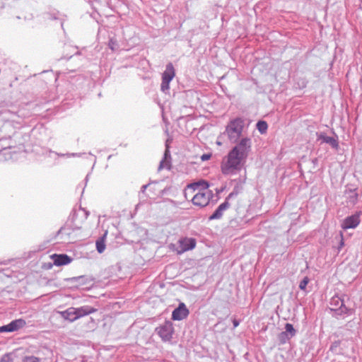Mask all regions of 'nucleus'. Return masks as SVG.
Returning a JSON list of instances; mask_svg holds the SVG:
<instances>
[{"label":"nucleus","mask_w":362,"mask_h":362,"mask_svg":"<svg viewBox=\"0 0 362 362\" xmlns=\"http://www.w3.org/2000/svg\"><path fill=\"white\" fill-rule=\"evenodd\" d=\"M189 311L184 303H180L172 313L173 320H182L187 317Z\"/></svg>","instance_id":"8"},{"label":"nucleus","mask_w":362,"mask_h":362,"mask_svg":"<svg viewBox=\"0 0 362 362\" xmlns=\"http://www.w3.org/2000/svg\"><path fill=\"white\" fill-rule=\"evenodd\" d=\"M251 148L250 139L244 138L233 148L227 156L223 158L221 163V173L225 175L234 174L240 170L243 161L246 159Z\"/></svg>","instance_id":"1"},{"label":"nucleus","mask_w":362,"mask_h":362,"mask_svg":"<svg viewBox=\"0 0 362 362\" xmlns=\"http://www.w3.org/2000/svg\"><path fill=\"white\" fill-rule=\"evenodd\" d=\"M257 128L261 134H264L267 132L268 125L264 121H259L257 124Z\"/></svg>","instance_id":"15"},{"label":"nucleus","mask_w":362,"mask_h":362,"mask_svg":"<svg viewBox=\"0 0 362 362\" xmlns=\"http://www.w3.org/2000/svg\"><path fill=\"white\" fill-rule=\"evenodd\" d=\"M285 329H286V332L289 333L291 337H293L296 334V330L291 324L286 323L285 325Z\"/></svg>","instance_id":"19"},{"label":"nucleus","mask_w":362,"mask_h":362,"mask_svg":"<svg viewBox=\"0 0 362 362\" xmlns=\"http://www.w3.org/2000/svg\"><path fill=\"white\" fill-rule=\"evenodd\" d=\"M44 73L45 74H47L48 75H49L52 78H54V80H56V77L54 76V74L52 71H45Z\"/></svg>","instance_id":"23"},{"label":"nucleus","mask_w":362,"mask_h":362,"mask_svg":"<svg viewBox=\"0 0 362 362\" xmlns=\"http://www.w3.org/2000/svg\"><path fill=\"white\" fill-rule=\"evenodd\" d=\"M157 332L163 341H170L174 333L173 325L171 322L167 321L157 328Z\"/></svg>","instance_id":"7"},{"label":"nucleus","mask_w":362,"mask_h":362,"mask_svg":"<svg viewBox=\"0 0 362 362\" xmlns=\"http://www.w3.org/2000/svg\"><path fill=\"white\" fill-rule=\"evenodd\" d=\"M96 311V308L88 305H84L80 308L71 307L64 311H59L58 313L65 320L73 322L82 317L92 314Z\"/></svg>","instance_id":"3"},{"label":"nucleus","mask_w":362,"mask_h":362,"mask_svg":"<svg viewBox=\"0 0 362 362\" xmlns=\"http://www.w3.org/2000/svg\"><path fill=\"white\" fill-rule=\"evenodd\" d=\"M234 327H237L238 325V322L237 320H233Z\"/></svg>","instance_id":"24"},{"label":"nucleus","mask_w":362,"mask_h":362,"mask_svg":"<svg viewBox=\"0 0 362 362\" xmlns=\"http://www.w3.org/2000/svg\"><path fill=\"white\" fill-rule=\"evenodd\" d=\"M341 303H344L343 300L338 296H334L332 298L331 305L332 308H337V305H341Z\"/></svg>","instance_id":"18"},{"label":"nucleus","mask_w":362,"mask_h":362,"mask_svg":"<svg viewBox=\"0 0 362 362\" xmlns=\"http://www.w3.org/2000/svg\"><path fill=\"white\" fill-rule=\"evenodd\" d=\"M50 258L53 260L54 264L58 267L66 265L71 262V258L65 254H53L50 256Z\"/></svg>","instance_id":"11"},{"label":"nucleus","mask_w":362,"mask_h":362,"mask_svg":"<svg viewBox=\"0 0 362 362\" xmlns=\"http://www.w3.org/2000/svg\"><path fill=\"white\" fill-rule=\"evenodd\" d=\"M243 129V122L240 119L231 121L226 127V132L230 139L236 140L240 137Z\"/></svg>","instance_id":"5"},{"label":"nucleus","mask_w":362,"mask_h":362,"mask_svg":"<svg viewBox=\"0 0 362 362\" xmlns=\"http://www.w3.org/2000/svg\"><path fill=\"white\" fill-rule=\"evenodd\" d=\"M26 322L23 319H18L11 322L9 324L0 327V332H14L25 326Z\"/></svg>","instance_id":"9"},{"label":"nucleus","mask_w":362,"mask_h":362,"mask_svg":"<svg viewBox=\"0 0 362 362\" xmlns=\"http://www.w3.org/2000/svg\"><path fill=\"white\" fill-rule=\"evenodd\" d=\"M229 207V203L225 202L220 204L214 214L209 217V219H218L222 217L223 212Z\"/></svg>","instance_id":"12"},{"label":"nucleus","mask_w":362,"mask_h":362,"mask_svg":"<svg viewBox=\"0 0 362 362\" xmlns=\"http://www.w3.org/2000/svg\"><path fill=\"white\" fill-rule=\"evenodd\" d=\"M360 223V217L358 214H354L346 218L342 223L341 228L344 230L349 228H354L358 226Z\"/></svg>","instance_id":"10"},{"label":"nucleus","mask_w":362,"mask_h":362,"mask_svg":"<svg viewBox=\"0 0 362 362\" xmlns=\"http://www.w3.org/2000/svg\"><path fill=\"white\" fill-rule=\"evenodd\" d=\"M211 153H205V154H203L202 156H201V160L202 161H206V160H209L211 158Z\"/></svg>","instance_id":"22"},{"label":"nucleus","mask_w":362,"mask_h":362,"mask_svg":"<svg viewBox=\"0 0 362 362\" xmlns=\"http://www.w3.org/2000/svg\"><path fill=\"white\" fill-rule=\"evenodd\" d=\"M106 235H107V233H105L103 237H101L96 241V243H95L96 248L99 253L103 252L105 250V241Z\"/></svg>","instance_id":"14"},{"label":"nucleus","mask_w":362,"mask_h":362,"mask_svg":"<svg viewBox=\"0 0 362 362\" xmlns=\"http://www.w3.org/2000/svg\"><path fill=\"white\" fill-rule=\"evenodd\" d=\"M333 310H335L337 313V315H349L353 313V310L348 308L344 303H341V305L339 308H331Z\"/></svg>","instance_id":"13"},{"label":"nucleus","mask_w":362,"mask_h":362,"mask_svg":"<svg viewBox=\"0 0 362 362\" xmlns=\"http://www.w3.org/2000/svg\"><path fill=\"white\" fill-rule=\"evenodd\" d=\"M197 241L194 238L184 237L180 238L177 243H171L169 245V249L177 255H181L189 250L195 248Z\"/></svg>","instance_id":"4"},{"label":"nucleus","mask_w":362,"mask_h":362,"mask_svg":"<svg viewBox=\"0 0 362 362\" xmlns=\"http://www.w3.org/2000/svg\"><path fill=\"white\" fill-rule=\"evenodd\" d=\"M52 264H49V268H51V267H52Z\"/></svg>","instance_id":"25"},{"label":"nucleus","mask_w":362,"mask_h":362,"mask_svg":"<svg viewBox=\"0 0 362 362\" xmlns=\"http://www.w3.org/2000/svg\"><path fill=\"white\" fill-rule=\"evenodd\" d=\"M209 188V182L204 180L189 184L184 190L185 197L194 206L204 207L212 197V192Z\"/></svg>","instance_id":"2"},{"label":"nucleus","mask_w":362,"mask_h":362,"mask_svg":"<svg viewBox=\"0 0 362 362\" xmlns=\"http://www.w3.org/2000/svg\"><path fill=\"white\" fill-rule=\"evenodd\" d=\"M323 141L327 144H331L334 148H338V142L337 141L333 138V137H330V136H325V137H323Z\"/></svg>","instance_id":"16"},{"label":"nucleus","mask_w":362,"mask_h":362,"mask_svg":"<svg viewBox=\"0 0 362 362\" xmlns=\"http://www.w3.org/2000/svg\"><path fill=\"white\" fill-rule=\"evenodd\" d=\"M175 76V68L172 63H168L165 66V70L162 74L161 90H168L170 88V82L173 79Z\"/></svg>","instance_id":"6"},{"label":"nucleus","mask_w":362,"mask_h":362,"mask_svg":"<svg viewBox=\"0 0 362 362\" xmlns=\"http://www.w3.org/2000/svg\"><path fill=\"white\" fill-rule=\"evenodd\" d=\"M308 282H309V278L308 276L304 277L303 279L300 283L299 288L301 290H305Z\"/></svg>","instance_id":"20"},{"label":"nucleus","mask_w":362,"mask_h":362,"mask_svg":"<svg viewBox=\"0 0 362 362\" xmlns=\"http://www.w3.org/2000/svg\"><path fill=\"white\" fill-rule=\"evenodd\" d=\"M108 47L112 51H116L119 48V45L116 40L110 38L108 42Z\"/></svg>","instance_id":"17"},{"label":"nucleus","mask_w":362,"mask_h":362,"mask_svg":"<svg viewBox=\"0 0 362 362\" xmlns=\"http://www.w3.org/2000/svg\"><path fill=\"white\" fill-rule=\"evenodd\" d=\"M23 362H40V360L38 358L35 356H25L23 359Z\"/></svg>","instance_id":"21"}]
</instances>
